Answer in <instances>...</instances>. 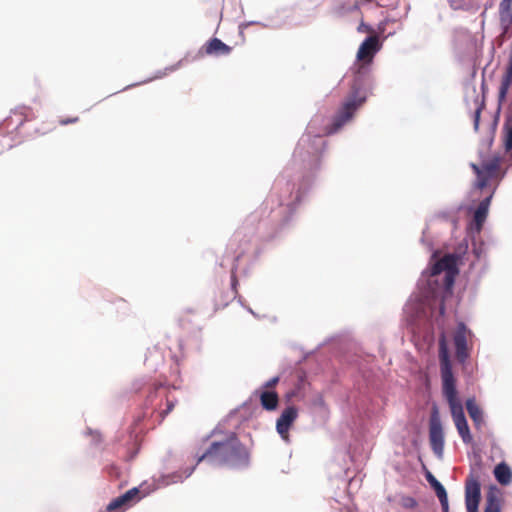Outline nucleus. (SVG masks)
Returning <instances> with one entry per match:
<instances>
[{"label": "nucleus", "instance_id": "8", "mask_svg": "<svg viewBox=\"0 0 512 512\" xmlns=\"http://www.w3.org/2000/svg\"><path fill=\"white\" fill-rule=\"evenodd\" d=\"M468 334L469 331L467 330L464 323H459L453 334L456 359L462 364L465 363V361L470 356L467 344Z\"/></svg>", "mask_w": 512, "mask_h": 512}, {"label": "nucleus", "instance_id": "21", "mask_svg": "<svg viewBox=\"0 0 512 512\" xmlns=\"http://www.w3.org/2000/svg\"><path fill=\"white\" fill-rule=\"evenodd\" d=\"M121 497L127 506L130 507L132 504L138 502L141 499L140 490L134 487L122 494Z\"/></svg>", "mask_w": 512, "mask_h": 512}, {"label": "nucleus", "instance_id": "28", "mask_svg": "<svg viewBox=\"0 0 512 512\" xmlns=\"http://www.w3.org/2000/svg\"><path fill=\"white\" fill-rule=\"evenodd\" d=\"M278 382H279V377H273L265 383L264 387L265 388H273L278 384Z\"/></svg>", "mask_w": 512, "mask_h": 512}, {"label": "nucleus", "instance_id": "15", "mask_svg": "<svg viewBox=\"0 0 512 512\" xmlns=\"http://www.w3.org/2000/svg\"><path fill=\"white\" fill-rule=\"evenodd\" d=\"M426 479L429 482V484L434 489L440 503L442 506L443 512H448L449 506H448V497L447 492L444 488V486L432 475L431 472H427Z\"/></svg>", "mask_w": 512, "mask_h": 512}, {"label": "nucleus", "instance_id": "11", "mask_svg": "<svg viewBox=\"0 0 512 512\" xmlns=\"http://www.w3.org/2000/svg\"><path fill=\"white\" fill-rule=\"evenodd\" d=\"M381 44L377 35L367 37L360 45L357 52V59L359 61L370 63L374 55L380 50Z\"/></svg>", "mask_w": 512, "mask_h": 512}, {"label": "nucleus", "instance_id": "27", "mask_svg": "<svg viewBox=\"0 0 512 512\" xmlns=\"http://www.w3.org/2000/svg\"><path fill=\"white\" fill-rule=\"evenodd\" d=\"M79 121L78 117L61 118L59 120L60 125L73 124Z\"/></svg>", "mask_w": 512, "mask_h": 512}, {"label": "nucleus", "instance_id": "13", "mask_svg": "<svg viewBox=\"0 0 512 512\" xmlns=\"http://www.w3.org/2000/svg\"><path fill=\"white\" fill-rule=\"evenodd\" d=\"M500 37H509L512 34V0H501L499 4Z\"/></svg>", "mask_w": 512, "mask_h": 512}, {"label": "nucleus", "instance_id": "22", "mask_svg": "<svg viewBox=\"0 0 512 512\" xmlns=\"http://www.w3.org/2000/svg\"><path fill=\"white\" fill-rule=\"evenodd\" d=\"M487 214H488V211L485 210L484 208L477 207V209L475 210L473 221L475 224V229L478 233L482 229V226L486 220Z\"/></svg>", "mask_w": 512, "mask_h": 512}, {"label": "nucleus", "instance_id": "7", "mask_svg": "<svg viewBox=\"0 0 512 512\" xmlns=\"http://www.w3.org/2000/svg\"><path fill=\"white\" fill-rule=\"evenodd\" d=\"M481 500V486L477 477L470 474L465 482V504L467 512H478Z\"/></svg>", "mask_w": 512, "mask_h": 512}, {"label": "nucleus", "instance_id": "32", "mask_svg": "<svg viewBox=\"0 0 512 512\" xmlns=\"http://www.w3.org/2000/svg\"><path fill=\"white\" fill-rule=\"evenodd\" d=\"M237 269V264H235L234 268L232 269V284L233 286H235L237 280H236V276H235V270Z\"/></svg>", "mask_w": 512, "mask_h": 512}, {"label": "nucleus", "instance_id": "30", "mask_svg": "<svg viewBox=\"0 0 512 512\" xmlns=\"http://www.w3.org/2000/svg\"><path fill=\"white\" fill-rule=\"evenodd\" d=\"M480 113H481V109L480 108H477L475 113H474V127H475L476 130L478 129V126H479Z\"/></svg>", "mask_w": 512, "mask_h": 512}, {"label": "nucleus", "instance_id": "12", "mask_svg": "<svg viewBox=\"0 0 512 512\" xmlns=\"http://www.w3.org/2000/svg\"><path fill=\"white\" fill-rule=\"evenodd\" d=\"M298 416V410L294 406H289L281 413L276 422L277 432L284 440L289 438V430Z\"/></svg>", "mask_w": 512, "mask_h": 512}, {"label": "nucleus", "instance_id": "26", "mask_svg": "<svg viewBox=\"0 0 512 512\" xmlns=\"http://www.w3.org/2000/svg\"><path fill=\"white\" fill-rule=\"evenodd\" d=\"M177 400L174 397H170V395L166 396V409L161 412V416L165 417L168 415L175 407Z\"/></svg>", "mask_w": 512, "mask_h": 512}, {"label": "nucleus", "instance_id": "25", "mask_svg": "<svg viewBox=\"0 0 512 512\" xmlns=\"http://www.w3.org/2000/svg\"><path fill=\"white\" fill-rule=\"evenodd\" d=\"M19 113L20 115L24 116L23 119L20 120L19 124H22L26 120H30L33 117V112L28 107H20L14 111V114Z\"/></svg>", "mask_w": 512, "mask_h": 512}, {"label": "nucleus", "instance_id": "31", "mask_svg": "<svg viewBox=\"0 0 512 512\" xmlns=\"http://www.w3.org/2000/svg\"><path fill=\"white\" fill-rule=\"evenodd\" d=\"M193 470H194V467L191 468L184 477L182 475H176L175 476L176 480L174 482L182 481L184 478L189 477L192 474Z\"/></svg>", "mask_w": 512, "mask_h": 512}, {"label": "nucleus", "instance_id": "23", "mask_svg": "<svg viewBox=\"0 0 512 512\" xmlns=\"http://www.w3.org/2000/svg\"><path fill=\"white\" fill-rule=\"evenodd\" d=\"M128 508L127 504L122 500V497L119 496L115 499H113L108 505H107V511L113 512V511H122L124 509Z\"/></svg>", "mask_w": 512, "mask_h": 512}, {"label": "nucleus", "instance_id": "4", "mask_svg": "<svg viewBox=\"0 0 512 512\" xmlns=\"http://www.w3.org/2000/svg\"><path fill=\"white\" fill-rule=\"evenodd\" d=\"M470 167L476 175L475 187L482 190L487 186L494 185L491 193L485 197L478 205L488 211L494 191L505 175L502 168V159L497 155H493L480 164L471 163Z\"/></svg>", "mask_w": 512, "mask_h": 512}, {"label": "nucleus", "instance_id": "19", "mask_svg": "<svg viewBox=\"0 0 512 512\" xmlns=\"http://www.w3.org/2000/svg\"><path fill=\"white\" fill-rule=\"evenodd\" d=\"M501 511V499L493 491H490L486 497V505L484 512H500Z\"/></svg>", "mask_w": 512, "mask_h": 512}, {"label": "nucleus", "instance_id": "5", "mask_svg": "<svg viewBox=\"0 0 512 512\" xmlns=\"http://www.w3.org/2000/svg\"><path fill=\"white\" fill-rule=\"evenodd\" d=\"M366 101V95L358 90H353L351 95L343 103L338 113L334 116L331 125L325 128V133L331 135L340 130L348 121H350L356 110Z\"/></svg>", "mask_w": 512, "mask_h": 512}, {"label": "nucleus", "instance_id": "3", "mask_svg": "<svg viewBox=\"0 0 512 512\" xmlns=\"http://www.w3.org/2000/svg\"><path fill=\"white\" fill-rule=\"evenodd\" d=\"M470 167L476 175L475 187L482 190L487 186L494 185L491 193L485 197L478 205L488 211L494 191L505 175L502 168V159L497 155H493L480 164L471 163Z\"/></svg>", "mask_w": 512, "mask_h": 512}, {"label": "nucleus", "instance_id": "14", "mask_svg": "<svg viewBox=\"0 0 512 512\" xmlns=\"http://www.w3.org/2000/svg\"><path fill=\"white\" fill-rule=\"evenodd\" d=\"M232 48L226 45L223 41L218 38H212L205 43L201 48V52L206 55H228Z\"/></svg>", "mask_w": 512, "mask_h": 512}, {"label": "nucleus", "instance_id": "9", "mask_svg": "<svg viewBox=\"0 0 512 512\" xmlns=\"http://www.w3.org/2000/svg\"><path fill=\"white\" fill-rule=\"evenodd\" d=\"M456 271V260L453 255H445L436 261L431 267V275L435 276L442 272H446L445 282L450 287L454 282V273Z\"/></svg>", "mask_w": 512, "mask_h": 512}, {"label": "nucleus", "instance_id": "2", "mask_svg": "<svg viewBox=\"0 0 512 512\" xmlns=\"http://www.w3.org/2000/svg\"><path fill=\"white\" fill-rule=\"evenodd\" d=\"M250 457V450L240 441L236 433L230 432L222 440L212 441L201 454L197 453V464L207 462L238 470L249 466Z\"/></svg>", "mask_w": 512, "mask_h": 512}, {"label": "nucleus", "instance_id": "29", "mask_svg": "<svg viewBox=\"0 0 512 512\" xmlns=\"http://www.w3.org/2000/svg\"><path fill=\"white\" fill-rule=\"evenodd\" d=\"M358 31H359V32H368V33H372V32H373V29H372L369 25L365 24L364 22H361V24H360V25H359V27H358Z\"/></svg>", "mask_w": 512, "mask_h": 512}, {"label": "nucleus", "instance_id": "17", "mask_svg": "<svg viewBox=\"0 0 512 512\" xmlns=\"http://www.w3.org/2000/svg\"><path fill=\"white\" fill-rule=\"evenodd\" d=\"M466 409L475 426L480 428L483 424V413L473 398L466 401Z\"/></svg>", "mask_w": 512, "mask_h": 512}, {"label": "nucleus", "instance_id": "18", "mask_svg": "<svg viewBox=\"0 0 512 512\" xmlns=\"http://www.w3.org/2000/svg\"><path fill=\"white\" fill-rule=\"evenodd\" d=\"M260 402L264 409L268 411L275 410L278 406V394L274 391H263L260 394Z\"/></svg>", "mask_w": 512, "mask_h": 512}, {"label": "nucleus", "instance_id": "24", "mask_svg": "<svg viewBox=\"0 0 512 512\" xmlns=\"http://www.w3.org/2000/svg\"><path fill=\"white\" fill-rule=\"evenodd\" d=\"M399 504L405 509H414L418 505L416 499L411 496H401Z\"/></svg>", "mask_w": 512, "mask_h": 512}, {"label": "nucleus", "instance_id": "1", "mask_svg": "<svg viewBox=\"0 0 512 512\" xmlns=\"http://www.w3.org/2000/svg\"><path fill=\"white\" fill-rule=\"evenodd\" d=\"M439 362L443 395L449 404L453 421L460 437L464 443L470 444L472 436L464 415L462 402L457 395L456 380L452 372V363L445 334H441L439 337Z\"/></svg>", "mask_w": 512, "mask_h": 512}, {"label": "nucleus", "instance_id": "6", "mask_svg": "<svg viewBox=\"0 0 512 512\" xmlns=\"http://www.w3.org/2000/svg\"><path fill=\"white\" fill-rule=\"evenodd\" d=\"M429 441L435 455L442 457L444 449V432L436 408H434L429 421Z\"/></svg>", "mask_w": 512, "mask_h": 512}, {"label": "nucleus", "instance_id": "16", "mask_svg": "<svg viewBox=\"0 0 512 512\" xmlns=\"http://www.w3.org/2000/svg\"><path fill=\"white\" fill-rule=\"evenodd\" d=\"M494 476L501 485H508L512 482V471L504 462L496 465L494 468Z\"/></svg>", "mask_w": 512, "mask_h": 512}, {"label": "nucleus", "instance_id": "10", "mask_svg": "<svg viewBox=\"0 0 512 512\" xmlns=\"http://www.w3.org/2000/svg\"><path fill=\"white\" fill-rule=\"evenodd\" d=\"M251 247V237H249L242 231L235 232L229 244V250H231L232 254L234 255V260L236 263L244 255H246V253L251 249Z\"/></svg>", "mask_w": 512, "mask_h": 512}, {"label": "nucleus", "instance_id": "20", "mask_svg": "<svg viewBox=\"0 0 512 512\" xmlns=\"http://www.w3.org/2000/svg\"><path fill=\"white\" fill-rule=\"evenodd\" d=\"M503 144L507 152L512 153V118H508L503 126Z\"/></svg>", "mask_w": 512, "mask_h": 512}]
</instances>
